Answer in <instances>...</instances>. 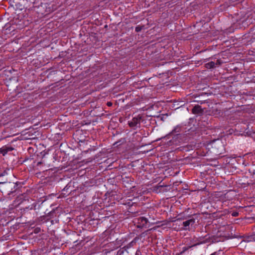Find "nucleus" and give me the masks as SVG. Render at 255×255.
<instances>
[{"label": "nucleus", "instance_id": "f257e3e1", "mask_svg": "<svg viewBox=\"0 0 255 255\" xmlns=\"http://www.w3.org/2000/svg\"><path fill=\"white\" fill-rule=\"evenodd\" d=\"M148 222V219L144 217H139L134 221V223L136 224L137 228L140 229L147 228Z\"/></svg>", "mask_w": 255, "mask_h": 255}, {"label": "nucleus", "instance_id": "f03ea898", "mask_svg": "<svg viewBox=\"0 0 255 255\" xmlns=\"http://www.w3.org/2000/svg\"><path fill=\"white\" fill-rule=\"evenodd\" d=\"M143 122L142 117L138 115L137 117L133 118L131 121H128V125L130 127H140V123Z\"/></svg>", "mask_w": 255, "mask_h": 255}, {"label": "nucleus", "instance_id": "7ed1b4c3", "mask_svg": "<svg viewBox=\"0 0 255 255\" xmlns=\"http://www.w3.org/2000/svg\"><path fill=\"white\" fill-rule=\"evenodd\" d=\"M234 196L233 192L232 191H229L224 195H221L219 200L223 204H226L227 201H231L233 199Z\"/></svg>", "mask_w": 255, "mask_h": 255}, {"label": "nucleus", "instance_id": "20e7f679", "mask_svg": "<svg viewBox=\"0 0 255 255\" xmlns=\"http://www.w3.org/2000/svg\"><path fill=\"white\" fill-rule=\"evenodd\" d=\"M126 140L125 138H121L118 141L115 142L113 145L115 147H118L119 148H126Z\"/></svg>", "mask_w": 255, "mask_h": 255}, {"label": "nucleus", "instance_id": "39448f33", "mask_svg": "<svg viewBox=\"0 0 255 255\" xmlns=\"http://www.w3.org/2000/svg\"><path fill=\"white\" fill-rule=\"evenodd\" d=\"M212 147L217 149L216 153L221 154V150L219 149L222 147V143L219 140L214 141L212 143Z\"/></svg>", "mask_w": 255, "mask_h": 255}, {"label": "nucleus", "instance_id": "423d86ee", "mask_svg": "<svg viewBox=\"0 0 255 255\" xmlns=\"http://www.w3.org/2000/svg\"><path fill=\"white\" fill-rule=\"evenodd\" d=\"M11 128H4L3 131L1 132L2 138H6L8 137L13 136L16 134V133H12L10 131Z\"/></svg>", "mask_w": 255, "mask_h": 255}, {"label": "nucleus", "instance_id": "0eeeda50", "mask_svg": "<svg viewBox=\"0 0 255 255\" xmlns=\"http://www.w3.org/2000/svg\"><path fill=\"white\" fill-rule=\"evenodd\" d=\"M195 222V219H190L189 220H186L183 222V226H184L183 230H187L189 228V226L190 225H193Z\"/></svg>", "mask_w": 255, "mask_h": 255}, {"label": "nucleus", "instance_id": "6e6552de", "mask_svg": "<svg viewBox=\"0 0 255 255\" xmlns=\"http://www.w3.org/2000/svg\"><path fill=\"white\" fill-rule=\"evenodd\" d=\"M222 62L220 60H217L216 63L213 61L209 62L205 64V67L207 69H212L216 67V65H219L221 64Z\"/></svg>", "mask_w": 255, "mask_h": 255}, {"label": "nucleus", "instance_id": "1a4fd4ad", "mask_svg": "<svg viewBox=\"0 0 255 255\" xmlns=\"http://www.w3.org/2000/svg\"><path fill=\"white\" fill-rule=\"evenodd\" d=\"M203 110L199 105L195 106L192 109V112L194 114H198L200 115L203 113Z\"/></svg>", "mask_w": 255, "mask_h": 255}, {"label": "nucleus", "instance_id": "9d476101", "mask_svg": "<svg viewBox=\"0 0 255 255\" xmlns=\"http://www.w3.org/2000/svg\"><path fill=\"white\" fill-rule=\"evenodd\" d=\"M13 148L12 147L3 146L0 148V153L4 156L8 151L13 150Z\"/></svg>", "mask_w": 255, "mask_h": 255}, {"label": "nucleus", "instance_id": "9b49d317", "mask_svg": "<svg viewBox=\"0 0 255 255\" xmlns=\"http://www.w3.org/2000/svg\"><path fill=\"white\" fill-rule=\"evenodd\" d=\"M200 244V243H197V244H194L193 245H191V246H187V247H184L182 248V251H181L180 252V253H178V255H183L185 253V252H186L189 249H191V248H192L193 247H195V246H196L197 245H199Z\"/></svg>", "mask_w": 255, "mask_h": 255}, {"label": "nucleus", "instance_id": "f8f14e48", "mask_svg": "<svg viewBox=\"0 0 255 255\" xmlns=\"http://www.w3.org/2000/svg\"><path fill=\"white\" fill-rule=\"evenodd\" d=\"M113 255H128V252L124 249H121L117 252H115Z\"/></svg>", "mask_w": 255, "mask_h": 255}, {"label": "nucleus", "instance_id": "ddd939ff", "mask_svg": "<svg viewBox=\"0 0 255 255\" xmlns=\"http://www.w3.org/2000/svg\"><path fill=\"white\" fill-rule=\"evenodd\" d=\"M245 130L244 131L243 133L241 134V135L244 134L245 136H252L253 134H255V131H252L250 130V129H252L253 128H244Z\"/></svg>", "mask_w": 255, "mask_h": 255}, {"label": "nucleus", "instance_id": "4468645a", "mask_svg": "<svg viewBox=\"0 0 255 255\" xmlns=\"http://www.w3.org/2000/svg\"><path fill=\"white\" fill-rule=\"evenodd\" d=\"M189 122L188 123L187 125H185V126H188V127H191L193 126V127H195V124L196 123V120L194 119H189Z\"/></svg>", "mask_w": 255, "mask_h": 255}, {"label": "nucleus", "instance_id": "2eb2a0df", "mask_svg": "<svg viewBox=\"0 0 255 255\" xmlns=\"http://www.w3.org/2000/svg\"><path fill=\"white\" fill-rule=\"evenodd\" d=\"M10 170L9 169H6L3 170L2 172H0V177H4L8 174V171Z\"/></svg>", "mask_w": 255, "mask_h": 255}, {"label": "nucleus", "instance_id": "dca6fc26", "mask_svg": "<svg viewBox=\"0 0 255 255\" xmlns=\"http://www.w3.org/2000/svg\"><path fill=\"white\" fill-rule=\"evenodd\" d=\"M27 133H28L27 132H25V133L24 134V135H25L24 138L25 139H31V138H34L35 135L33 133H32L31 134H28V135H26Z\"/></svg>", "mask_w": 255, "mask_h": 255}, {"label": "nucleus", "instance_id": "f3484780", "mask_svg": "<svg viewBox=\"0 0 255 255\" xmlns=\"http://www.w3.org/2000/svg\"><path fill=\"white\" fill-rule=\"evenodd\" d=\"M144 27V25H137L135 27V30L137 32H140Z\"/></svg>", "mask_w": 255, "mask_h": 255}, {"label": "nucleus", "instance_id": "a211bd4d", "mask_svg": "<svg viewBox=\"0 0 255 255\" xmlns=\"http://www.w3.org/2000/svg\"><path fill=\"white\" fill-rule=\"evenodd\" d=\"M235 129H236V128H229V129L227 131V134H232L233 132H235Z\"/></svg>", "mask_w": 255, "mask_h": 255}, {"label": "nucleus", "instance_id": "6ab92c4d", "mask_svg": "<svg viewBox=\"0 0 255 255\" xmlns=\"http://www.w3.org/2000/svg\"><path fill=\"white\" fill-rule=\"evenodd\" d=\"M233 217H237L239 216V212L237 211H234L231 213Z\"/></svg>", "mask_w": 255, "mask_h": 255}, {"label": "nucleus", "instance_id": "aec40b11", "mask_svg": "<svg viewBox=\"0 0 255 255\" xmlns=\"http://www.w3.org/2000/svg\"><path fill=\"white\" fill-rule=\"evenodd\" d=\"M7 182V178H5L3 181H1V182H0V184H3L4 183H5V182Z\"/></svg>", "mask_w": 255, "mask_h": 255}, {"label": "nucleus", "instance_id": "412c9836", "mask_svg": "<svg viewBox=\"0 0 255 255\" xmlns=\"http://www.w3.org/2000/svg\"><path fill=\"white\" fill-rule=\"evenodd\" d=\"M135 255H141L140 251H136Z\"/></svg>", "mask_w": 255, "mask_h": 255}, {"label": "nucleus", "instance_id": "4be33fe9", "mask_svg": "<svg viewBox=\"0 0 255 255\" xmlns=\"http://www.w3.org/2000/svg\"><path fill=\"white\" fill-rule=\"evenodd\" d=\"M69 184H68L67 186H65V187L64 188L63 190L65 191L66 190H67L68 189V186Z\"/></svg>", "mask_w": 255, "mask_h": 255}, {"label": "nucleus", "instance_id": "5701e85b", "mask_svg": "<svg viewBox=\"0 0 255 255\" xmlns=\"http://www.w3.org/2000/svg\"><path fill=\"white\" fill-rule=\"evenodd\" d=\"M219 255V254L217 253V252H215L212 254H211L210 255Z\"/></svg>", "mask_w": 255, "mask_h": 255}, {"label": "nucleus", "instance_id": "b1692460", "mask_svg": "<svg viewBox=\"0 0 255 255\" xmlns=\"http://www.w3.org/2000/svg\"><path fill=\"white\" fill-rule=\"evenodd\" d=\"M112 105V103L111 102H108L107 103V106H111Z\"/></svg>", "mask_w": 255, "mask_h": 255}, {"label": "nucleus", "instance_id": "393cba45", "mask_svg": "<svg viewBox=\"0 0 255 255\" xmlns=\"http://www.w3.org/2000/svg\"><path fill=\"white\" fill-rule=\"evenodd\" d=\"M82 131V130H80V129H78L76 130V133H80V132Z\"/></svg>", "mask_w": 255, "mask_h": 255}, {"label": "nucleus", "instance_id": "a878e982", "mask_svg": "<svg viewBox=\"0 0 255 255\" xmlns=\"http://www.w3.org/2000/svg\"><path fill=\"white\" fill-rule=\"evenodd\" d=\"M42 164V162H41V161H40V162H37V166H39V165H40V164Z\"/></svg>", "mask_w": 255, "mask_h": 255}, {"label": "nucleus", "instance_id": "bb28decb", "mask_svg": "<svg viewBox=\"0 0 255 255\" xmlns=\"http://www.w3.org/2000/svg\"><path fill=\"white\" fill-rule=\"evenodd\" d=\"M30 128H26L25 130L24 131H23L22 132H25L26 131V130H28V129H30Z\"/></svg>", "mask_w": 255, "mask_h": 255}, {"label": "nucleus", "instance_id": "cd10ccee", "mask_svg": "<svg viewBox=\"0 0 255 255\" xmlns=\"http://www.w3.org/2000/svg\"><path fill=\"white\" fill-rule=\"evenodd\" d=\"M107 27H108V25H106L105 26V28H107Z\"/></svg>", "mask_w": 255, "mask_h": 255}, {"label": "nucleus", "instance_id": "c85d7f7f", "mask_svg": "<svg viewBox=\"0 0 255 255\" xmlns=\"http://www.w3.org/2000/svg\"><path fill=\"white\" fill-rule=\"evenodd\" d=\"M53 213H54V212H51L50 213L52 214Z\"/></svg>", "mask_w": 255, "mask_h": 255}, {"label": "nucleus", "instance_id": "c756f323", "mask_svg": "<svg viewBox=\"0 0 255 255\" xmlns=\"http://www.w3.org/2000/svg\"><path fill=\"white\" fill-rule=\"evenodd\" d=\"M219 252H220V251H218L217 253L219 254Z\"/></svg>", "mask_w": 255, "mask_h": 255}, {"label": "nucleus", "instance_id": "7c9ffc66", "mask_svg": "<svg viewBox=\"0 0 255 255\" xmlns=\"http://www.w3.org/2000/svg\"><path fill=\"white\" fill-rule=\"evenodd\" d=\"M219 252H220V251H218L217 253L219 254Z\"/></svg>", "mask_w": 255, "mask_h": 255}, {"label": "nucleus", "instance_id": "2f4dec72", "mask_svg": "<svg viewBox=\"0 0 255 255\" xmlns=\"http://www.w3.org/2000/svg\"><path fill=\"white\" fill-rule=\"evenodd\" d=\"M37 229H35V230H36V232H38V230H37Z\"/></svg>", "mask_w": 255, "mask_h": 255}, {"label": "nucleus", "instance_id": "473e14b6", "mask_svg": "<svg viewBox=\"0 0 255 255\" xmlns=\"http://www.w3.org/2000/svg\"><path fill=\"white\" fill-rule=\"evenodd\" d=\"M37 229H35V230H36V232H38V230H37Z\"/></svg>", "mask_w": 255, "mask_h": 255}]
</instances>
